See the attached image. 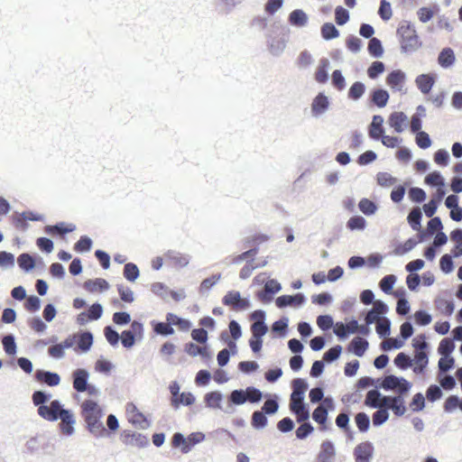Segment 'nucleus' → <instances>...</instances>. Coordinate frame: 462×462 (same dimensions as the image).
<instances>
[{
	"label": "nucleus",
	"instance_id": "47",
	"mask_svg": "<svg viewBox=\"0 0 462 462\" xmlns=\"http://www.w3.org/2000/svg\"><path fill=\"white\" fill-rule=\"evenodd\" d=\"M455 348V339L444 337L440 340L437 351L441 356H452L451 354Z\"/></svg>",
	"mask_w": 462,
	"mask_h": 462
},
{
	"label": "nucleus",
	"instance_id": "60",
	"mask_svg": "<svg viewBox=\"0 0 462 462\" xmlns=\"http://www.w3.org/2000/svg\"><path fill=\"white\" fill-rule=\"evenodd\" d=\"M414 322L417 326L426 327L432 321V315L424 309L416 310L413 314Z\"/></svg>",
	"mask_w": 462,
	"mask_h": 462
},
{
	"label": "nucleus",
	"instance_id": "32",
	"mask_svg": "<svg viewBox=\"0 0 462 462\" xmlns=\"http://www.w3.org/2000/svg\"><path fill=\"white\" fill-rule=\"evenodd\" d=\"M224 394L220 391H211L204 395L205 406L210 409H222Z\"/></svg>",
	"mask_w": 462,
	"mask_h": 462
},
{
	"label": "nucleus",
	"instance_id": "20",
	"mask_svg": "<svg viewBox=\"0 0 462 462\" xmlns=\"http://www.w3.org/2000/svg\"><path fill=\"white\" fill-rule=\"evenodd\" d=\"M406 81V74L402 69H393L386 77V84L394 91H401Z\"/></svg>",
	"mask_w": 462,
	"mask_h": 462
},
{
	"label": "nucleus",
	"instance_id": "12",
	"mask_svg": "<svg viewBox=\"0 0 462 462\" xmlns=\"http://www.w3.org/2000/svg\"><path fill=\"white\" fill-rule=\"evenodd\" d=\"M74 351L79 354L88 353L94 343V335L90 330H80L77 335Z\"/></svg>",
	"mask_w": 462,
	"mask_h": 462
},
{
	"label": "nucleus",
	"instance_id": "61",
	"mask_svg": "<svg viewBox=\"0 0 462 462\" xmlns=\"http://www.w3.org/2000/svg\"><path fill=\"white\" fill-rule=\"evenodd\" d=\"M356 425L361 433H365L371 426L370 417L364 411L358 412L355 416Z\"/></svg>",
	"mask_w": 462,
	"mask_h": 462
},
{
	"label": "nucleus",
	"instance_id": "2",
	"mask_svg": "<svg viewBox=\"0 0 462 462\" xmlns=\"http://www.w3.org/2000/svg\"><path fill=\"white\" fill-rule=\"evenodd\" d=\"M80 416L85 422L88 431L95 438H104L106 427L102 421L104 410L98 404L97 401L86 399L80 404Z\"/></svg>",
	"mask_w": 462,
	"mask_h": 462
},
{
	"label": "nucleus",
	"instance_id": "63",
	"mask_svg": "<svg viewBox=\"0 0 462 462\" xmlns=\"http://www.w3.org/2000/svg\"><path fill=\"white\" fill-rule=\"evenodd\" d=\"M334 334L337 337L338 340L346 341L351 335L355 334L354 329H350L348 325L342 321H337L335 325Z\"/></svg>",
	"mask_w": 462,
	"mask_h": 462
},
{
	"label": "nucleus",
	"instance_id": "31",
	"mask_svg": "<svg viewBox=\"0 0 462 462\" xmlns=\"http://www.w3.org/2000/svg\"><path fill=\"white\" fill-rule=\"evenodd\" d=\"M83 287L86 291L89 292H95V291H106L109 289L110 285L106 279L103 278H95V279H89L87 280Z\"/></svg>",
	"mask_w": 462,
	"mask_h": 462
},
{
	"label": "nucleus",
	"instance_id": "29",
	"mask_svg": "<svg viewBox=\"0 0 462 462\" xmlns=\"http://www.w3.org/2000/svg\"><path fill=\"white\" fill-rule=\"evenodd\" d=\"M308 14L302 9H294L289 14L288 23L294 27L302 28L307 25Z\"/></svg>",
	"mask_w": 462,
	"mask_h": 462
},
{
	"label": "nucleus",
	"instance_id": "24",
	"mask_svg": "<svg viewBox=\"0 0 462 462\" xmlns=\"http://www.w3.org/2000/svg\"><path fill=\"white\" fill-rule=\"evenodd\" d=\"M408 117L404 112L394 111L391 113L388 118L389 125L393 128L394 132L401 134L404 131L407 125Z\"/></svg>",
	"mask_w": 462,
	"mask_h": 462
},
{
	"label": "nucleus",
	"instance_id": "16",
	"mask_svg": "<svg viewBox=\"0 0 462 462\" xmlns=\"http://www.w3.org/2000/svg\"><path fill=\"white\" fill-rule=\"evenodd\" d=\"M89 376V372L86 368H77L72 372V385L78 393H85Z\"/></svg>",
	"mask_w": 462,
	"mask_h": 462
},
{
	"label": "nucleus",
	"instance_id": "48",
	"mask_svg": "<svg viewBox=\"0 0 462 462\" xmlns=\"http://www.w3.org/2000/svg\"><path fill=\"white\" fill-rule=\"evenodd\" d=\"M366 87L362 81H355L347 91V97L353 101L359 100L365 93Z\"/></svg>",
	"mask_w": 462,
	"mask_h": 462
},
{
	"label": "nucleus",
	"instance_id": "53",
	"mask_svg": "<svg viewBox=\"0 0 462 462\" xmlns=\"http://www.w3.org/2000/svg\"><path fill=\"white\" fill-rule=\"evenodd\" d=\"M104 337L107 343L114 347L117 346L119 342H121V335L112 325H107L104 328Z\"/></svg>",
	"mask_w": 462,
	"mask_h": 462
},
{
	"label": "nucleus",
	"instance_id": "40",
	"mask_svg": "<svg viewBox=\"0 0 462 462\" xmlns=\"http://www.w3.org/2000/svg\"><path fill=\"white\" fill-rule=\"evenodd\" d=\"M127 411L131 412H135V415L139 418H141V420H131L130 422L134 426H138L141 430H146L150 427L151 422L147 420V418L144 416V414L140 411L137 407L133 403L127 404Z\"/></svg>",
	"mask_w": 462,
	"mask_h": 462
},
{
	"label": "nucleus",
	"instance_id": "25",
	"mask_svg": "<svg viewBox=\"0 0 462 462\" xmlns=\"http://www.w3.org/2000/svg\"><path fill=\"white\" fill-rule=\"evenodd\" d=\"M430 352L418 351L415 352V357L412 358V371L416 374H423L429 365Z\"/></svg>",
	"mask_w": 462,
	"mask_h": 462
},
{
	"label": "nucleus",
	"instance_id": "18",
	"mask_svg": "<svg viewBox=\"0 0 462 462\" xmlns=\"http://www.w3.org/2000/svg\"><path fill=\"white\" fill-rule=\"evenodd\" d=\"M389 98L390 94L385 88H374L369 93L368 103L369 106L383 108L388 104Z\"/></svg>",
	"mask_w": 462,
	"mask_h": 462
},
{
	"label": "nucleus",
	"instance_id": "62",
	"mask_svg": "<svg viewBox=\"0 0 462 462\" xmlns=\"http://www.w3.org/2000/svg\"><path fill=\"white\" fill-rule=\"evenodd\" d=\"M342 350L343 347L340 345H335L331 346L323 354V362H326V365H330L337 361L339 359L342 354Z\"/></svg>",
	"mask_w": 462,
	"mask_h": 462
},
{
	"label": "nucleus",
	"instance_id": "27",
	"mask_svg": "<svg viewBox=\"0 0 462 462\" xmlns=\"http://www.w3.org/2000/svg\"><path fill=\"white\" fill-rule=\"evenodd\" d=\"M369 347V342L365 338H360L358 337H355L351 339L349 344L347 345V351L351 354L362 357L365 354Z\"/></svg>",
	"mask_w": 462,
	"mask_h": 462
},
{
	"label": "nucleus",
	"instance_id": "38",
	"mask_svg": "<svg viewBox=\"0 0 462 462\" xmlns=\"http://www.w3.org/2000/svg\"><path fill=\"white\" fill-rule=\"evenodd\" d=\"M422 217V211L418 207L413 208L409 211L407 216V222L413 231L420 229Z\"/></svg>",
	"mask_w": 462,
	"mask_h": 462
},
{
	"label": "nucleus",
	"instance_id": "30",
	"mask_svg": "<svg viewBox=\"0 0 462 462\" xmlns=\"http://www.w3.org/2000/svg\"><path fill=\"white\" fill-rule=\"evenodd\" d=\"M196 402V397L191 392H182L178 398H170L171 406L179 410L180 405L190 406Z\"/></svg>",
	"mask_w": 462,
	"mask_h": 462
},
{
	"label": "nucleus",
	"instance_id": "36",
	"mask_svg": "<svg viewBox=\"0 0 462 462\" xmlns=\"http://www.w3.org/2000/svg\"><path fill=\"white\" fill-rule=\"evenodd\" d=\"M268 414L261 410H256L251 416V426L256 430H262L268 425Z\"/></svg>",
	"mask_w": 462,
	"mask_h": 462
},
{
	"label": "nucleus",
	"instance_id": "56",
	"mask_svg": "<svg viewBox=\"0 0 462 462\" xmlns=\"http://www.w3.org/2000/svg\"><path fill=\"white\" fill-rule=\"evenodd\" d=\"M246 0H218L220 12L225 14H231L239 8Z\"/></svg>",
	"mask_w": 462,
	"mask_h": 462
},
{
	"label": "nucleus",
	"instance_id": "34",
	"mask_svg": "<svg viewBox=\"0 0 462 462\" xmlns=\"http://www.w3.org/2000/svg\"><path fill=\"white\" fill-rule=\"evenodd\" d=\"M19 268L26 273L36 267V259L30 253H23L17 258Z\"/></svg>",
	"mask_w": 462,
	"mask_h": 462
},
{
	"label": "nucleus",
	"instance_id": "50",
	"mask_svg": "<svg viewBox=\"0 0 462 462\" xmlns=\"http://www.w3.org/2000/svg\"><path fill=\"white\" fill-rule=\"evenodd\" d=\"M93 246L92 239L87 236L83 235L79 237V239L74 244L73 249L78 254H85L91 251Z\"/></svg>",
	"mask_w": 462,
	"mask_h": 462
},
{
	"label": "nucleus",
	"instance_id": "35",
	"mask_svg": "<svg viewBox=\"0 0 462 462\" xmlns=\"http://www.w3.org/2000/svg\"><path fill=\"white\" fill-rule=\"evenodd\" d=\"M266 398V401L261 407V411H263V412L270 416L274 415L278 411L280 407L279 396L277 394L267 393Z\"/></svg>",
	"mask_w": 462,
	"mask_h": 462
},
{
	"label": "nucleus",
	"instance_id": "3",
	"mask_svg": "<svg viewBox=\"0 0 462 462\" xmlns=\"http://www.w3.org/2000/svg\"><path fill=\"white\" fill-rule=\"evenodd\" d=\"M289 29L280 23H273L265 33L266 46L274 57H280L288 42Z\"/></svg>",
	"mask_w": 462,
	"mask_h": 462
},
{
	"label": "nucleus",
	"instance_id": "7",
	"mask_svg": "<svg viewBox=\"0 0 462 462\" xmlns=\"http://www.w3.org/2000/svg\"><path fill=\"white\" fill-rule=\"evenodd\" d=\"M381 387L384 391H395L396 395L406 396L411 387L412 383L402 376H397L395 374H388L382 377Z\"/></svg>",
	"mask_w": 462,
	"mask_h": 462
},
{
	"label": "nucleus",
	"instance_id": "41",
	"mask_svg": "<svg viewBox=\"0 0 462 462\" xmlns=\"http://www.w3.org/2000/svg\"><path fill=\"white\" fill-rule=\"evenodd\" d=\"M425 183L435 189H443L446 186L445 179L439 171L430 172L425 177Z\"/></svg>",
	"mask_w": 462,
	"mask_h": 462
},
{
	"label": "nucleus",
	"instance_id": "13",
	"mask_svg": "<svg viewBox=\"0 0 462 462\" xmlns=\"http://www.w3.org/2000/svg\"><path fill=\"white\" fill-rule=\"evenodd\" d=\"M36 382L50 387H55L60 383V376L56 372L44 369H36L33 374Z\"/></svg>",
	"mask_w": 462,
	"mask_h": 462
},
{
	"label": "nucleus",
	"instance_id": "51",
	"mask_svg": "<svg viewBox=\"0 0 462 462\" xmlns=\"http://www.w3.org/2000/svg\"><path fill=\"white\" fill-rule=\"evenodd\" d=\"M325 396V383L320 381L317 385L310 390L309 399L311 404H317L322 401Z\"/></svg>",
	"mask_w": 462,
	"mask_h": 462
},
{
	"label": "nucleus",
	"instance_id": "11",
	"mask_svg": "<svg viewBox=\"0 0 462 462\" xmlns=\"http://www.w3.org/2000/svg\"><path fill=\"white\" fill-rule=\"evenodd\" d=\"M309 383L307 379L297 377L291 380L290 394V402H303L305 401L306 392L309 389Z\"/></svg>",
	"mask_w": 462,
	"mask_h": 462
},
{
	"label": "nucleus",
	"instance_id": "44",
	"mask_svg": "<svg viewBox=\"0 0 462 462\" xmlns=\"http://www.w3.org/2000/svg\"><path fill=\"white\" fill-rule=\"evenodd\" d=\"M267 333H263V331H252V337H250L248 344L254 355L260 354L263 348V337Z\"/></svg>",
	"mask_w": 462,
	"mask_h": 462
},
{
	"label": "nucleus",
	"instance_id": "52",
	"mask_svg": "<svg viewBox=\"0 0 462 462\" xmlns=\"http://www.w3.org/2000/svg\"><path fill=\"white\" fill-rule=\"evenodd\" d=\"M358 208L364 215L370 217L376 213L378 205L367 198H363L358 203Z\"/></svg>",
	"mask_w": 462,
	"mask_h": 462
},
{
	"label": "nucleus",
	"instance_id": "14",
	"mask_svg": "<svg viewBox=\"0 0 462 462\" xmlns=\"http://www.w3.org/2000/svg\"><path fill=\"white\" fill-rule=\"evenodd\" d=\"M374 448L372 442L364 441L354 448V458L356 462H371L374 457Z\"/></svg>",
	"mask_w": 462,
	"mask_h": 462
},
{
	"label": "nucleus",
	"instance_id": "9",
	"mask_svg": "<svg viewBox=\"0 0 462 462\" xmlns=\"http://www.w3.org/2000/svg\"><path fill=\"white\" fill-rule=\"evenodd\" d=\"M104 312L103 306L99 302L90 305L86 310L81 311L76 318L79 326H85L88 322L98 320Z\"/></svg>",
	"mask_w": 462,
	"mask_h": 462
},
{
	"label": "nucleus",
	"instance_id": "45",
	"mask_svg": "<svg viewBox=\"0 0 462 462\" xmlns=\"http://www.w3.org/2000/svg\"><path fill=\"white\" fill-rule=\"evenodd\" d=\"M320 34L325 41H331L339 37L340 32L334 23L328 22L321 25Z\"/></svg>",
	"mask_w": 462,
	"mask_h": 462
},
{
	"label": "nucleus",
	"instance_id": "28",
	"mask_svg": "<svg viewBox=\"0 0 462 462\" xmlns=\"http://www.w3.org/2000/svg\"><path fill=\"white\" fill-rule=\"evenodd\" d=\"M437 60H438V64L442 69H447L451 68L455 64V61H456V55H455L453 49H451L450 47L443 48L439 51Z\"/></svg>",
	"mask_w": 462,
	"mask_h": 462
},
{
	"label": "nucleus",
	"instance_id": "55",
	"mask_svg": "<svg viewBox=\"0 0 462 462\" xmlns=\"http://www.w3.org/2000/svg\"><path fill=\"white\" fill-rule=\"evenodd\" d=\"M405 396L402 395H393V405L391 406L392 411L397 417H402L407 411V407L405 405Z\"/></svg>",
	"mask_w": 462,
	"mask_h": 462
},
{
	"label": "nucleus",
	"instance_id": "23",
	"mask_svg": "<svg viewBox=\"0 0 462 462\" xmlns=\"http://www.w3.org/2000/svg\"><path fill=\"white\" fill-rule=\"evenodd\" d=\"M436 80L437 75L435 73H427L417 76L415 83L420 91L425 95L430 92Z\"/></svg>",
	"mask_w": 462,
	"mask_h": 462
},
{
	"label": "nucleus",
	"instance_id": "46",
	"mask_svg": "<svg viewBox=\"0 0 462 462\" xmlns=\"http://www.w3.org/2000/svg\"><path fill=\"white\" fill-rule=\"evenodd\" d=\"M366 226V219L360 215L352 216L346 224V228L350 231H363Z\"/></svg>",
	"mask_w": 462,
	"mask_h": 462
},
{
	"label": "nucleus",
	"instance_id": "5",
	"mask_svg": "<svg viewBox=\"0 0 462 462\" xmlns=\"http://www.w3.org/2000/svg\"><path fill=\"white\" fill-rule=\"evenodd\" d=\"M270 239V236L265 234H255L251 236H246L243 239L244 246H251L248 250L243 252L242 254L233 257L229 263L232 264H240L244 261H248V263H253L254 261V257L259 252V245L262 243L267 242Z\"/></svg>",
	"mask_w": 462,
	"mask_h": 462
},
{
	"label": "nucleus",
	"instance_id": "39",
	"mask_svg": "<svg viewBox=\"0 0 462 462\" xmlns=\"http://www.w3.org/2000/svg\"><path fill=\"white\" fill-rule=\"evenodd\" d=\"M290 319L287 316H282L278 320L274 321L272 325V332L278 335L280 337H285L289 331Z\"/></svg>",
	"mask_w": 462,
	"mask_h": 462
},
{
	"label": "nucleus",
	"instance_id": "26",
	"mask_svg": "<svg viewBox=\"0 0 462 462\" xmlns=\"http://www.w3.org/2000/svg\"><path fill=\"white\" fill-rule=\"evenodd\" d=\"M381 383L375 384V387L369 390L365 399V405L372 409H380L382 407L381 400L383 394L380 392Z\"/></svg>",
	"mask_w": 462,
	"mask_h": 462
},
{
	"label": "nucleus",
	"instance_id": "17",
	"mask_svg": "<svg viewBox=\"0 0 462 462\" xmlns=\"http://www.w3.org/2000/svg\"><path fill=\"white\" fill-rule=\"evenodd\" d=\"M154 334L167 337L174 334L173 321L169 319V312L166 314V321L152 319L150 322Z\"/></svg>",
	"mask_w": 462,
	"mask_h": 462
},
{
	"label": "nucleus",
	"instance_id": "10",
	"mask_svg": "<svg viewBox=\"0 0 462 462\" xmlns=\"http://www.w3.org/2000/svg\"><path fill=\"white\" fill-rule=\"evenodd\" d=\"M331 102L329 97L325 94L324 91L319 92L312 99L310 104L311 116L314 118H319L322 116L330 107Z\"/></svg>",
	"mask_w": 462,
	"mask_h": 462
},
{
	"label": "nucleus",
	"instance_id": "15",
	"mask_svg": "<svg viewBox=\"0 0 462 462\" xmlns=\"http://www.w3.org/2000/svg\"><path fill=\"white\" fill-rule=\"evenodd\" d=\"M289 410L291 414L296 416V420L298 423H301L302 421L309 420L310 417V405L303 402H289Z\"/></svg>",
	"mask_w": 462,
	"mask_h": 462
},
{
	"label": "nucleus",
	"instance_id": "42",
	"mask_svg": "<svg viewBox=\"0 0 462 462\" xmlns=\"http://www.w3.org/2000/svg\"><path fill=\"white\" fill-rule=\"evenodd\" d=\"M436 308L445 316H451L455 310V303L453 300H446L441 297L435 299Z\"/></svg>",
	"mask_w": 462,
	"mask_h": 462
},
{
	"label": "nucleus",
	"instance_id": "4",
	"mask_svg": "<svg viewBox=\"0 0 462 462\" xmlns=\"http://www.w3.org/2000/svg\"><path fill=\"white\" fill-rule=\"evenodd\" d=\"M396 32L400 37L402 53L414 52L421 46L415 27L411 22L403 21L397 28Z\"/></svg>",
	"mask_w": 462,
	"mask_h": 462
},
{
	"label": "nucleus",
	"instance_id": "21",
	"mask_svg": "<svg viewBox=\"0 0 462 462\" xmlns=\"http://www.w3.org/2000/svg\"><path fill=\"white\" fill-rule=\"evenodd\" d=\"M251 320V331H263V333L268 332V326L266 324V312L263 310H256L250 314Z\"/></svg>",
	"mask_w": 462,
	"mask_h": 462
},
{
	"label": "nucleus",
	"instance_id": "33",
	"mask_svg": "<svg viewBox=\"0 0 462 462\" xmlns=\"http://www.w3.org/2000/svg\"><path fill=\"white\" fill-rule=\"evenodd\" d=\"M329 60L327 58H322L319 60V67L315 72V80L319 84H325L328 82L329 79L328 69H329Z\"/></svg>",
	"mask_w": 462,
	"mask_h": 462
},
{
	"label": "nucleus",
	"instance_id": "59",
	"mask_svg": "<svg viewBox=\"0 0 462 462\" xmlns=\"http://www.w3.org/2000/svg\"><path fill=\"white\" fill-rule=\"evenodd\" d=\"M413 359L405 352H400L393 359L394 365L402 370L405 371L412 365Z\"/></svg>",
	"mask_w": 462,
	"mask_h": 462
},
{
	"label": "nucleus",
	"instance_id": "6",
	"mask_svg": "<svg viewBox=\"0 0 462 462\" xmlns=\"http://www.w3.org/2000/svg\"><path fill=\"white\" fill-rule=\"evenodd\" d=\"M144 337V325L140 319H134L130 328L121 333V344L125 349H131Z\"/></svg>",
	"mask_w": 462,
	"mask_h": 462
},
{
	"label": "nucleus",
	"instance_id": "19",
	"mask_svg": "<svg viewBox=\"0 0 462 462\" xmlns=\"http://www.w3.org/2000/svg\"><path fill=\"white\" fill-rule=\"evenodd\" d=\"M335 444L330 439L322 441L320 450L317 455V462H334L336 457Z\"/></svg>",
	"mask_w": 462,
	"mask_h": 462
},
{
	"label": "nucleus",
	"instance_id": "58",
	"mask_svg": "<svg viewBox=\"0 0 462 462\" xmlns=\"http://www.w3.org/2000/svg\"><path fill=\"white\" fill-rule=\"evenodd\" d=\"M246 392V388L233 390L227 395V400L236 406L243 405L247 402Z\"/></svg>",
	"mask_w": 462,
	"mask_h": 462
},
{
	"label": "nucleus",
	"instance_id": "64",
	"mask_svg": "<svg viewBox=\"0 0 462 462\" xmlns=\"http://www.w3.org/2000/svg\"><path fill=\"white\" fill-rule=\"evenodd\" d=\"M409 199L415 204H421L427 199L426 191L419 187H411L408 191Z\"/></svg>",
	"mask_w": 462,
	"mask_h": 462
},
{
	"label": "nucleus",
	"instance_id": "57",
	"mask_svg": "<svg viewBox=\"0 0 462 462\" xmlns=\"http://www.w3.org/2000/svg\"><path fill=\"white\" fill-rule=\"evenodd\" d=\"M123 275L128 282H134L140 276V270L135 263L129 262L125 263Z\"/></svg>",
	"mask_w": 462,
	"mask_h": 462
},
{
	"label": "nucleus",
	"instance_id": "37",
	"mask_svg": "<svg viewBox=\"0 0 462 462\" xmlns=\"http://www.w3.org/2000/svg\"><path fill=\"white\" fill-rule=\"evenodd\" d=\"M164 256L167 260L171 261L175 266L180 268L186 267L189 263V255L173 250H169Z\"/></svg>",
	"mask_w": 462,
	"mask_h": 462
},
{
	"label": "nucleus",
	"instance_id": "54",
	"mask_svg": "<svg viewBox=\"0 0 462 462\" xmlns=\"http://www.w3.org/2000/svg\"><path fill=\"white\" fill-rule=\"evenodd\" d=\"M396 282L397 276L395 274H387L379 282V288L383 293L392 294Z\"/></svg>",
	"mask_w": 462,
	"mask_h": 462
},
{
	"label": "nucleus",
	"instance_id": "8",
	"mask_svg": "<svg viewBox=\"0 0 462 462\" xmlns=\"http://www.w3.org/2000/svg\"><path fill=\"white\" fill-rule=\"evenodd\" d=\"M307 302V297L303 292H297L293 295L283 294L275 299V305L278 309L293 307L300 309Z\"/></svg>",
	"mask_w": 462,
	"mask_h": 462
},
{
	"label": "nucleus",
	"instance_id": "22",
	"mask_svg": "<svg viewBox=\"0 0 462 462\" xmlns=\"http://www.w3.org/2000/svg\"><path fill=\"white\" fill-rule=\"evenodd\" d=\"M383 117L380 115L373 116L372 122L368 125V135L374 141H379L380 137L385 134L383 128Z\"/></svg>",
	"mask_w": 462,
	"mask_h": 462
},
{
	"label": "nucleus",
	"instance_id": "49",
	"mask_svg": "<svg viewBox=\"0 0 462 462\" xmlns=\"http://www.w3.org/2000/svg\"><path fill=\"white\" fill-rule=\"evenodd\" d=\"M367 51L369 55L373 58L378 59L383 57L384 49L382 41L376 37L372 38L368 42Z\"/></svg>",
	"mask_w": 462,
	"mask_h": 462
},
{
	"label": "nucleus",
	"instance_id": "43",
	"mask_svg": "<svg viewBox=\"0 0 462 462\" xmlns=\"http://www.w3.org/2000/svg\"><path fill=\"white\" fill-rule=\"evenodd\" d=\"M2 345L5 354L9 356H14L17 353V345L14 334L9 333L4 335L2 337Z\"/></svg>",
	"mask_w": 462,
	"mask_h": 462
},
{
	"label": "nucleus",
	"instance_id": "1",
	"mask_svg": "<svg viewBox=\"0 0 462 462\" xmlns=\"http://www.w3.org/2000/svg\"><path fill=\"white\" fill-rule=\"evenodd\" d=\"M51 393L45 390H35L32 394V402L37 407L38 415L45 420L54 422L61 420L60 424L61 432L71 436L75 432L76 418L73 411L64 408L58 399L51 400Z\"/></svg>",
	"mask_w": 462,
	"mask_h": 462
}]
</instances>
